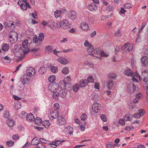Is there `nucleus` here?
<instances>
[{
	"label": "nucleus",
	"mask_w": 148,
	"mask_h": 148,
	"mask_svg": "<svg viewBox=\"0 0 148 148\" xmlns=\"http://www.w3.org/2000/svg\"><path fill=\"white\" fill-rule=\"evenodd\" d=\"M14 52L15 55L18 58L19 60H21L23 58L22 54L25 55L29 51V48H22L20 45H16L14 47Z\"/></svg>",
	"instance_id": "f257e3e1"
},
{
	"label": "nucleus",
	"mask_w": 148,
	"mask_h": 148,
	"mask_svg": "<svg viewBox=\"0 0 148 148\" xmlns=\"http://www.w3.org/2000/svg\"><path fill=\"white\" fill-rule=\"evenodd\" d=\"M56 25L57 27H61L64 29L70 28L71 27L69 22L66 19L62 20L57 23Z\"/></svg>",
	"instance_id": "f03ea898"
},
{
	"label": "nucleus",
	"mask_w": 148,
	"mask_h": 148,
	"mask_svg": "<svg viewBox=\"0 0 148 148\" xmlns=\"http://www.w3.org/2000/svg\"><path fill=\"white\" fill-rule=\"evenodd\" d=\"M10 42L12 43H14L17 41L18 38L17 33L14 31H12L9 34Z\"/></svg>",
	"instance_id": "7ed1b4c3"
},
{
	"label": "nucleus",
	"mask_w": 148,
	"mask_h": 148,
	"mask_svg": "<svg viewBox=\"0 0 148 148\" xmlns=\"http://www.w3.org/2000/svg\"><path fill=\"white\" fill-rule=\"evenodd\" d=\"M18 4L20 5L22 10H26L27 8H31L29 4L27 1L26 2H22L18 1L17 2Z\"/></svg>",
	"instance_id": "20e7f679"
},
{
	"label": "nucleus",
	"mask_w": 148,
	"mask_h": 148,
	"mask_svg": "<svg viewBox=\"0 0 148 148\" xmlns=\"http://www.w3.org/2000/svg\"><path fill=\"white\" fill-rule=\"evenodd\" d=\"M71 80V77L69 76H68L64 78V80L60 81V84L61 85L62 87H66L67 85L69 84V83Z\"/></svg>",
	"instance_id": "39448f33"
},
{
	"label": "nucleus",
	"mask_w": 148,
	"mask_h": 148,
	"mask_svg": "<svg viewBox=\"0 0 148 148\" xmlns=\"http://www.w3.org/2000/svg\"><path fill=\"white\" fill-rule=\"evenodd\" d=\"M101 107V105L96 102L94 103L92 106V110L93 112L96 113L98 112Z\"/></svg>",
	"instance_id": "423d86ee"
},
{
	"label": "nucleus",
	"mask_w": 148,
	"mask_h": 148,
	"mask_svg": "<svg viewBox=\"0 0 148 148\" xmlns=\"http://www.w3.org/2000/svg\"><path fill=\"white\" fill-rule=\"evenodd\" d=\"M30 78L29 76L27 75H23L21 78V80L22 84L23 85L27 84L30 81Z\"/></svg>",
	"instance_id": "0eeeda50"
},
{
	"label": "nucleus",
	"mask_w": 148,
	"mask_h": 148,
	"mask_svg": "<svg viewBox=\"0 0 148 148\" xmlns=\"http://www.w3.org/2000/svg\"><path fill=\"white\" fill-rule=\"evenodd\" d=\"M49 90L52 92H55L56 90L59 89V86L56 84H50L48 87Z\"/></svg>",
	"instance_id": "6e6552de"
},
{
	"label": "nucleus",
	"mask_w": 148,
	"mask_h": 148,
	"mask_svg": "<svg viewBox=\"0 0 148 148\" xmlns=\"http://www.w3.org/2000/svg\"><path fill=\"white\" fill-rule=\"evenodd\" d=\"M61 87L63 89H61V88H59L60 90H59V95L62 98H64L66 96L67 91L66 89V87H62L61 85Z\"/></svg>",
	"instance_id": "1a4fd4ad"
},
{
	"label": "nucleus",
	"mask_w": 148,
	"mask_h": 148,
	"mask_svg": "<svg viewBox=\"0 0 148 148\" xmlns=\"http://www.w3.org/2000/svg\"><path fill=\"white\" fill-rule=\"evenodd\" d=\"M27 75L29 77H32L34 76L35 73V69L32 67L27 68L26 71Z\"/></svg>",
	"instance_id": "9d476101"
},
{
	"label": "nucleus",
	"mask_w": 148,
	"mask_h": 148,
	"mask_svg": "<svg viewBox=\"0 0 148 148\" xmlns=\"http://www.w3.org/2000/svg\"><path fill=\"white\" fill-rule=\"evenodd\" d=\"M127 88V91L130 94L134 93L136 89L135 85L132 84L130 85H128Z\"/></svg>",
	"instance_id": "9b49d317"
},
{
	"label": "nucleus",
	"mask_w": 148,
	"mask_h": 148,
	"mask_svg": "<svg viewBox=\"0 0 148 148\" xmlns=\"http://www.w3.org/2000/svg\"><path fill=\"white\" fill-rule=\"evenodd\" d=\"M58 114L57 110L51 112L49 115V118L51 119H53L58 116Z\"/></svg>",
	"instance_id": "f8f14e48"
},
{
	"label": "nucleus",
	"mask_w": 148,
	"mask_h": 148,
	"mask_svg": "<svg viewBox=\"0 0 148 148\" xmlns=\"http://www.w3.org/2000/svg\"><path fill=\"white\" fill-rule=\"evenodd\" d=\"M58 124L60 125H63L66 123L65 119L63 116L60 115H59L58 116Z\"/></svg>",
	"instance_id": "ddd939ff"
},
{
	"label": "nucleus",
	"mask_w": 148,
	"mask_h": 148,
	"mask_svg": "<svg viewBox=\"0 0 148 148\" xmlns=\"http://www.w3.org/2000/svg\"><path fill=\"white\" fill-rule=\"evenodd\" d=\"M123 73L125 75L127 76H131L132 77H134L133 72L130 69H125Z\"/></svg>",
	"instance_id": "4468645a"
},
{
	"label": "nucleus",
	"mask_w": 148,
	"mask_h": 148,
	"mask_svg": "<svg viewBox=\"0 0 148 148\" xmlns=\"http://www.w3.org/2000/svg\"><path fill=\"white\" fill-rule=\"evenodd\" d=\"M48 26L52 29H55L57 27L56 23L54 22L53 20L49 21H48Z\"/></svg>",
	"instance_id": "2eb2a0df"
},
{
	"label": "nucleus",
	"mask_w": 148,
	"mask_h": 148,
	"mask_svg": "<svg viewBox=\"0 0 148 148\" xmlns=\"http://www.w3.org/2000/svg\"><path fill=\"white\" fill-rule=\"evenodd\" d=\"M97 5L93 3H92L89 5L88 7V9L91 11H95L97 9Z\"/></svg>",
	"instance_id": "dca6fc26"
},
{
	"label": "nucleus",
	"mask_w": 148,
	"mask_h": 148,
	"mask_svg": "<svg viewBox=\"0 0 148 148\" xmlns=\"http://www.w3.org/2000/svg\"><path fill=\"white\" fill-rule=\"evenodd\" d=\"M142 75L144 76L143 77V81L145 82L148 81V71L146 70L142 72Z\"/></svg>",
	"instance_id": "f3484780"
},
{
	"label": "nucleus",
	"mask_w": 148,
	"mask_h": 148,
	"mask_svg": "<svg viewBox=\"0 0 148 148\" xmlns=\"http://www.w3.org/2000/svg\"><path fill=\"white\" fill-rule=\"evenodd\" d=\"M7 125L10 127L13 126L15 125V123L14 119H9L7 121Z\"/></svg>",
	"instance_id": "a211bd4d"
},
{
	"label": "nucleus",
	"mask_w": 148,
	"mask_h": 148,
	"mask_svg": "<svg viewBox=\"0 0 148 148\" xmlns=\"http://www.w3.org/2000/svg\"><path fill=\"white\" fill-rule=\"evenodd\" d=\"M58 61L62 64H66L68 63L67 60L63 57H60L57 59Z\"/></svg>",
	"instance_id": "6ab92c4d"
},
{
	"label": "nucleus",
	"mask_w": 148,
	"mask_h": 148,
	"mask_svg": "<svg viewBox=\"0 0 148 148\" xmlns=\"http://www.w3.org/2000/svg\"><path fill=\"white\" fill-rule=\"evenodd\" d=\"M69 15L70 18L72 20L75 19L76 17V13L73 11H71L69 13Z\"/></svg>",
	"instance_id": "aec40b11"
},
{
	"label": "nucleus",
	"mask_w": 148,
	"mask_h": 148,
	"mask_svg": "<svg viewBox=\"0 0 148 148\" xmlns=\"http://www.w3.org/2000/svg\"><path fill=\"white\" fill-rule=\"evenodd\" d=\"M79 84L80 87H84L87 85V80L86 79H82L80 81Z\"/></svg>",
	"instance_id": "412c9836"
},
{
	"label": "nucleus",
	"mask_w": 148,
	"mask_h": 148,
	"mask_svg": "<svg viewBox=\"0 0 148 148\" xmlns=\"http://www.w3.org/2000/svg\"><path fill=\"white\" fill-rule=\"evenodd\" d=\"M9 45L7 43H4L2 44L1 47V49L4 51H8L9 49Z\"/></svg>",
	"instance_id": "4be33fe9"
},
{
	"label": "nucleus",
	"mask_w": 148,
	"mask_h": 148,
	"mask_svg": "<svg viewBox=\"0 0 148 148\" xmlns=\"http://www.w3.org/2000/svg\"><path fill=\"white\" fill-rule=\"evenodd\" d=\"M114 84V82L112 79L108 80L107 82V85L109 90L111 89Z\"/></svg>",
	"instance_id": "5701e85b"
},
{
	"label": "nucleus",
	"mask_w": 148,
	"mask_h": 148,
	"mask_svg": "<svg viewBox=\"0 0 148 148\" xmlns=\"http://www.w3.org/2000/svg\"><path fill=\"white\" fill-rule=\"evenodd\" d=\"M142 64L143 66H146L148 64V58L145 56L142 57L141 61Z\"/></svg>",
	"instance_id": "b1692460"
},
{
	"label": "nucleus",
	"mask_w": 148,
	"mask_h": 148,
	"mask_svg": "<svg viewBox=\"0 0 148 148\" xmlns=\"http://www.w3.org/2000/svg\"><path fill=\"white\" fill-rule=\"evenodd\" d=\"M26 120L29 121H32L34 120V115L31 113L28 114L26 115Z\"/></svg>",
	"instance_id": "393cba45"
},
{
	"label": "nucleus",
	"mask_w": 148,
	"mask_h": 148,
	"mask_svg": "<svg viewBox=\"0 0 148 148\" xmlns=\"http://www.w3.org/2000/svg\"><path fill=\"white\" fill-rule=\"evenodd\" d=\"M81 27L82 29L84 30H88L89 28L88 24L85 22H84L81 24Z\"/></svg>",
	"instance_id": "a878e982"
},
{
	"label": "nucleus",
	"mask_w": 148,
	"mask_h": 148,
	"mask_svg": "<svg viewBox=\"0 0 148 148\" xmlns=\"http://www.w3.org/2000/svg\"><path fill=\"white\" fill-rule=\"evenodd\" d=\"M62 13V11L60 10H57L54 12V15L56 18L60 17Z\"/></svg>",
	"instance_id": "bb28decb"
},
{
	"label": "nucleus",
	"mask_w": 148,
	"mask_h": 148,
	"mask_svg": "<svg viewBox=\"0 0 148 148\" xmlns=\"http://www.w3.org/2000/svg\"><path fill=\"white\" fill-rule=\"evenodd\" d=\"M34 120L35 123L37 125H40L42 122L41 119L39 117H36Z\"/></svg>",
	"instance_id": "cd10ccee"
},
{
	"label": "nucleus",
	"mask_w": 148,
	"mask_h": 148,
	"mask_svg": "<svg viewBox=\"0 0 148 148\" xmlns=\"http://www.w3.org/2000/svg\"><path fill=\"white\" fill-rule=\"evenodd\" d=\"M2 60L3 61L4 63H9L10 62V58L9 57L7 56L4 57L3 59L2 58Z\"/></svg>",
	"instance_id": "c85d7f7f"
},
{
	"label": "nucleus",
	"mask_w": 148,
	"mask_h": 148,
	"mask_svg": "<svg viewBox=\"0 0 148 148\" xmlns=\"http://www.w3.org/2000/svg\"><path fill=\"white\" fill-rule=\"evenodd\" d=\"M59 96V94L58 92L56 91L55 92H53L52 96L53 98L55 100L58 99Z\"/></svg>",
	"instance_id": "c756f323"
},
{
	"label": "nucleus",
	"mask_w": 148,
	"mask_h": 148,
	"mask_svg": "<svg viewBox=\"0 0 148 148\" xmlns=\"http://www.w3.org/2000/svg\"><path fill=\"white\" fill-rule=\"evenodd\" d=\"M108 77L109 78L114 79L116 78L117 75L116 73H111L108 74Z\"/></svg>",
	"instance_id": "7c9ffc66"
},
{
	"label": "nucleus",
	"mask_w": 148,
	"mask_h": 148,
	"mask_svg": "<svg viewBox=\"0 0 148 148\" xmlns=\"http://www.w3.org/2000/svg\"><path fill=\"white\" fill-rule=\"evenodd\" d=\"M36 137H35L34 139H32V141L31 144L32 145H37L38 142H39V140L38 139H36Z\"/></svg>",
	"instance_id": "2f4dec72"
},
{
	"label": "nucleus",
	"mask_w": 148,
	"mask_h": 148,
	"mask_svg": "<svg viewBox=\"0 0 148 148\" xmlns=\"http://www.w3.org/2000/svg\"><path fill=\"white\" fill-rule=\"evenodd\" d=\"M46 68H45L42 66L39 69L38 72L40 73L43 74L46 72Z\"/></svg>",
	"instance_id": "473e14b6"
},
{
	"label": "nucleus",
	"mask_w": 148,
	"mask_h": 148,
	"mask_svg": "<svg viewBox=\"0 0 148 148\" xmlns=\"http://www.w3.org/2000/svg\"><path fill=\"white\" fill-rule=\"evenodd\" d=\"M69 71V69L67 67H65L63 68L62 70V73L65 75L67 74L68 73Z\"/></svg>",
	"instance_id": "72a5a7b5"
},
{
	"label": "nucleus",
	"mask_w": 148,
	"mask_h": 148,
	"mask_svg": "<svg viewBox=\"0 0 148 148\" xmlns=\"http://www.w3.org/2000/svg\"><path fill=\"white\" fill-rule=\"evenodd\" d=\"M43 125L46 128H48L50 125V123L48 121H45L43 122Z\"/></svg>",
	"instance_id": "f704fd0d"
},
{
	"label": "nucleus",
	"mask_w": 148,
	"mask_h": 148,
	"mask_svg": "<svg viewBox=\"0 0 148 148\" xmlns=\"http://www.w3.org/2000/svg\"><path fill=\"white\" fill-rule=\"evenodd\" d=\"M93 47L91 45H89V46H88L87 48V51L88 53H92L93 51Z\"/></svg>",
	"instance_id": "c9c22d12"
},
{
	"label": "nucleus",
	"mask_w": 148,
	"mask_h": 148,
	"mask_svg": "<svg viewBox=\"0 0 148 148\" xmlns=\"http://www.w3.org/2000/svg\"><path fill=\"white\" fill-rule=\"evenodd\" d=\"M80 85L79 84H76L73 87V90L75 92H77L79 88Z\"/></svg>",
	"instance_id": "e433bc0d"
},
{
	"label": "nucleus",
	"mask_w": 148,
	"mask_h": 148,
	"mask_svg": "<svg viewBox=\"0 0 148 148\" xmlns=\"http://www.w3.org/2000/svg\"><path fill=\"white\" fill-rule=\"evenodd\" d=\"M44 34L43 33H40L38 37V40L40 41H42L44 39Z\"/></svg>",
	"instance_id": "4c0bfd02"
},
{
	"label": "nucleus",
	"mask_w": 148,
	"mask_h": 148,
	"mask_svg": "<svg viewBox=\"0 0 148 148\" xmlns=\"http://www.w3.org/2000/svg\"><path fill=\"white\" fill-rule=\"evenodd\" d=\"M125 8L130 9L132 8L131 4L130 3H125L124 4Z\"/></svg>",
	"instance_id": "58836bf2"
},
{
	"label": "nucleus",
	"mask_w": 148,
	"mask_h": 148,
	"mask_svg": "<svg viewBox=\"0 0 148 148\" xmlns=\"http://www.w3.org/2000/svg\"><path fill=\"white\" fill-rule=\"evenodd\" d=\"M49 81L50 82H53L56 80V77L54 75L50 76L48 79Z\"/></svg>",
	"instance_id": "ea45409f"
},
{
	"label": "nucleus",
	"mask_w": 148,
	"mask_h": 148,
	"mask_svg": "<svg viewBox=\"0 0 148 148\" xmlns=\"http://www.w3.org/2000/svg\"><path fill=\"white\" fill-rule=\"evenodd\" d=\"M45 51L48 53H51L52 52V49H51V46L50 45H47L45 49Z\"/></svg>",
	"instance_id": "a19ab883"
},
{
	"label": "nucleus",
	"mask_w": 148,
	"mask_h": 148,
	"mask_svg": "<svg viewBox=\"0 0 148 148\" xmlns=\"http://www.w3.org/2000/svg\"><path fill=\"white\" fill-rule=\"evenodd\" d=\"M131 116V115L128 114L125 115L124 117V119L126 121H130Z\"/></svg>",
	"instance_id": "79ce46f5"
},
{
	"label": "nucleus",
	"mask_w": 148,
	"mask_h": 148,
	"mask_svg": "<svg viewBox=\"0 0 148 148\" xmlns=\"http://www.w3.org/2000/svg\"><path fill=\"white\" fill-rule=\"evenodd\" d=\"M28 44V40H24L22 43V46H21L22 48H25L27 47V45Z\"/></svg>",
	"instance_id": "37998d69"
},
{
	"label": "nucleus",
	"mask_w": 148,
	"mask_h": 148,
	"mask_svg": "<svg viewBox=\"0 0 148 148\" xmlns=\"http://www.w3.org/2000/svg\"><path fill=\"white\" fill-rule=\"evenodd\" d=\"M61 143V141L59 140H56L55 142L52 143V144L55 146L56 147L57 146L59 145Z\"/></svg>",
	"instance_id": "c03bdc74"
},
{
	"label": "nucleus",
	"mask_w": 148,
	"mask_h": 148,
	"mask_svg": "<svg viewBox=\"0 0 148 148\" xmlns=\"http://www.w3.org/2000/svg\"><path fill=\"white\" fill-rule=\"evenodd\" d=\"M14 142L12 140L8 141L6 142V144L9 147H11L14 145Z\"/></svg>",
	"instance_id": "a18cd8bd"
},
{
	"label": "nucleus",
	"mask_w": 148,
	"mask_h": 148,
	"mask_svg": "<svg viewBox=\"0 0 148 148\" xmlns=\"http://www.w3.org/2000/svg\"><path fill=\"white\" fill-rule=\"evenodd\" d=\"M15 107L17 109H18L20 108V106H21V103L19 101H17L15 103Z\"/></svg>",
	"instance_id": "49530a36"
},
{
	"label": "nucleus",
	"mask_w": 148,
	"mask_h": 148,
	"mask_svg": "<svg viewBox=\"0 0 148 148\" xmlns=\"http://www.w3.org/2000/svg\"><path fill=\"white\" fill-rule=\"evenodd\" d=\"M138 113L141 117V116H143L144 115L145 113V111L144 110L141 109L139 110L138 111Z\"/></svg>",
	"instance_id": "de8ad7c7"
},
{
	"label": "nucleus",
	"mask_w": 148,
	"mask_h": 148,
	"mask_svg": "<svg viewBox=\"0 0 148 148\" xmlns=\"http://www.w3.org/2000/svg\"><path fill=\"white\" fill-rule=\"evenodd\" d=\"M87 80V82L89 83H93L94 81V79L92 76H89Z\"/></svg>",
	"instance_id": "09e8293b"
},
{
	"label": "nucleus",
	"mask_w": 148,
	"mask_h": 148,
	"mask_svg": "<svg viewBox=\"0 0 148 148\" xmlns=\"http://www.w3.org/2000/svg\"><path fill=\"white\" fill-rule=\"evenodd\" d=\"M106 145L107 148H114V147L112 142H109L106 144Z\"/></svg>",
	"instance_id": "8fccbe9b"
},
{
	"label": "nucleus",
	"mask_w": 148,
	"mask_h": 148,
	"mask_svg": "<svg viewBox=\"0 0 148 148\" xmlns=\"http://www.w3.org/2000/svg\"><path fill=\"white\" fill-rule=\"evenodd\" d=\"M66 129L69 130V132H68V133H69V134L71 135L73 134V128L72 127L70 126H69L67 127V128H66Z\"/></svg>",
	"instance_id": "3c124183"
},
{
	"label": "nucleus",
	"mask_w": 148,
	"mask_h": 148,
	"mask_svg": "<svg viewBox=\"0 0 148 148\" xmlns=\"http://www.w3.org/2000/svg\"><path fill=\"white\" fill-rule=\"evenodd\" d=\"M119 123L122 126H124L125 125V120L123 119H121L119 120Z\"/></svg>",
	"instance_id": "603ef678"
},
{
	"label": "nucleus",
	"mask_w": 148,
	"mask_h": 148,
	"mask_svg": "<svg viewBox=\"0 0 148 148\" xmlns=\"http://www.w3.org/2000/svg\"><path fill=\"white\" fill-rule=\"evenodd\" d=\"M129 44V43H125L124 45L121 48V49L122 50H125L127 49L128 45Z\"/></svg>",
	"instance_id": "864d4df0"
},
{
	"label": "nucleus",
	"mask_w": 148,
	"mask_h": 148,
	"mask_svg": "<svg viewBox=\"0 0 148 148\" xmlns=\"http://www.w3.org/2000/svg\"><path fill=\"white\" fill-rule=\"evenodd\" d=\"M87 118V115L85 114H82L80 117L81 119L82 120L85 121Z\"/></svg>",
	"instance_id": "5fc2aeb1"
},
{
	"label": "nucleus",
	"mask_w": 148,
	"mask_h": 148,
	"mask_svg": "<svg viewBox=\"0 0 148 148\" xmlns=\"http://www.w3.org/2000/svg\"><path fill=\"white\" fill-rule=\"evenodd\" d=\"M100 117L101 119L103 122H106L107 121V119L105 115L103 114H101Z\"/></svg>",
	"instance_id": "6e6d98bb"
},
{
	"label": "nucleus",
	"mask_w": 148,
	"mask_h": 148,
	"mask_svg": "<svg viewBox=\"0 0 148 148\" xmlns=\"http://www.w3.org/2000/svg\"><path fill=\"white\" fill-rule=\"evenodd\" d=\"M51 71L52 73H55L57 71V68L56 66H53L51 68Z\"/></svg>",
	"instance_id": "4d7b16f0"
},
{
	"label": "nucleus",
	"mask_w": 148,
	"mask_h": 148,
	"mask_svg": "<svg viewBox=\"0 0 148 148\" xmlns=\"http://www.w3.org/2000/svg\"><path fill=\"white\" fill-rule=\"evenodd\" d=\"M3 115L4 117L6 118H8L9 117V112L8 111H5L3 113Z\"/></svg>",
	"instance_id": "13d9d810"
},
{
	"label": "nucleus",
	"mask_w": 148,
	"mask_h": 148,
	"mask_svg": "<svg viewBox=\"0 0 148 148\" xmlns=\"http://www.w3.org/2000/svg\"><path fill=\"white\" fill-rule=\"evenodd\" d=\"M100 55L101 57H107L108 56V54H106L103 51L100 52Z\"/></svg>",
	"instance_id": "bf43d9fd"
},
{
	"label": "nucleus",
	"mask_w": 148,
	"mask_h": 148,
	"mask_svg": "<svg viewBox=\"0 0 148 148\" xmlns=\"http://www.w3.org/2000/svg\"><path fill=\"white\" fill-rule=\"evenodd\" d=\"M36 148H44V147L43 146L42 143L39 142L38 143L37 145Z\"/></svg>",
	"instance_id": "052dcab7"
},
{
	"label": "nucleus",
	"mask_w": 148,
	"mask_h": 148,
	"mask_svg": "<svg viewBox=\"0 0 148 148\" xmlns=\"http://www.w3.org/2000/svg\"><path fill=\"white\" fill-rule=\"evenodd\" d=\"M88 20L89 22L90 23H93L95 21V19L93 17L90 16L89 17Z\"/></svg>",
	"instance_id": "680f3d73"
},
{
	"label": "nucleus",
	"mask_w": 148,
	"mask_h": 148,
	"mask_svg": "<svg viewBox=\"0 0 148 148\" xmlns=\"http://www.w3.org/2000/svg\"><path fill=\"white\" fill-rule=\"evenodd\" d=\"M115 36L117 37H119L121 36V34L119 30H118L115 33Z\"/></svg>",
	"instance_id": "e2e57ef3"
},
{
	"label": "nucleus",
	"mask_w": 148,
	"mask_h": 148,
	"mask_svg": "<svg viewBox=\"0 0 148 148\" xmlns=\"http://www.w3.org/2000/svg\"><path fill=\"white\" fill-rule=\"evenodd\" d=\"M133 45H129L127 48V50L129 51H130L132 50L133 49Z\"/></svg>",
	"instance_id": "0e129e2a"
},
{
	"label": "nucleus",
	"mask_w": 148,
	"mask_h": 148,
	"mask_svg": "<svg viewBox=\"0 0 148 148\" xmlns=\"http://www.w3.org/2000/svg\"><path fill=\"white\" fill-rule=\"evenodd\" d=\"M134 129V127H128L127 126L125 128V130L128 131H130L131 130H133Z\"/></svg>",
	"instance_id": "69168bd1"
},
{
	"label": "nucleus",
	"mask_w": 148,
	"mask_h": 148,
	"mask_svg": "<svg viewBox=\"0 0 148 148\" xmlns=\"http://www.w3.org/2000/svg\"><path fill=\"white\" fill-rule=\"evenodd\" d=\"M30 145V144L28 143V142H27L25 145H24L23 147V148H29Z\"/></svg>",
	"instance_id": "338daca9"
},
{
	"label": "nucleus",
	"mask_w": 148,
	"mask_h": 148,
	"mask_svg": "<svg viewBox=\"0 0 148 148\" xmlns=\"http://www.w3.org/2000/svg\"><path fill=\"white\" fill-rule=\"evenodd\" d=\"M54 108L56 110H57L60 108V105L58 103H55L54 106Z\"/></svg>",
	"instance_id": "774afa93"
}]
</instances>
